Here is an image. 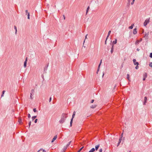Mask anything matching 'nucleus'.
I'll return each mask as SVG.
<instances>
[{
    "label": "nucleus",
    "instance_id": "48",
    "mask_svg": "<svg viewBox=\"0 0 152 152\" xmlns=\"http://www.w3.org/2000/svg\"><path fill=\"white\" fill-rule=\"evenodd\" d=\"M43 152H46V151L45 150H43L42 151Z\"/></svg>",
    "mask_w": 152,
    "mask_h": 152
},
{
    "label": "nucleus",
    "instance_id": "54",
    "mask_svg": "<svg viewBox=\"0 0 152 152\" xmlns=\"http://www.w3.org/2000/svg\"><path fill=\"white\" fill-rule=\"evenodd\" d=\"M137 51H139V49H137Z\"/></svg>",
    "mask_w": 152,
    "mask_h": 152
},
{
    "label": "nucleus",
    "instance_id": "8",
    "mask_svg": "<svg viewBox=\"0 0 152 152\" xmlns=\"http://www.w3.org/2000/svg\"><path fill=\"white\" fill-rule=\"evenodd\" d=\"M102 60H100V64L99 65V66H98V70H97V72H96V73L97 74L98 73V72L99 71V67H100V66L101 64L102 63Z\"/></svg>",
    "mask_w": 152,
    "mask_h": 152
},
{
    "label": "nucleus",
    "instance_id": "12",
    "mask_svg": "<svg viewBox=\"0 0 152 152\" xmlns=\"http://www.w3.org/2000/svg\"><path fill=\"white\" fill-rule=\"evenodd\" d=\"M137 29L136 28H135L134 30H133V34H136L137 33Z\"/></svg>",
    "mask_w": 152,
    "mask_h": 152
},
{
    "label": "nucleus",
    "instance_id": "39",
    "mask_svg": "<svg viewBox=\"0 0 152 152\" xmlns=\"http://www.w3.org/2000/svg\"><path fill=\"white\" fill-rule=\"evenodd\" d=\"M102 148H101L99 150V152H102Z\"/></svg>",
    "mask_w": 152,
    "mask_h": 152
},
{
    "label": "nucleus",
    "instance_id": "18",
    "mask_svg": "<svg viewBox=\"0 0 152 152\" xmlns=\"http://www.w3.org/2000/svg\"><path fill=\"white\" fill-rule=\"evenodd\" d=\"M95 151V149L94 148H92L88 152H94Z\"/></svg>",
    "mask_w": 152,
    "mask_h": 152
},
{
    "label": "nucleus",
    "instance_id": "28",
    "mask_svg": "<svg viewBox=\"0 0 152 152\" xmlns=\"http://www.w3.org/2000/svg\"><path fill=\"white\" fill-rule=\"evenodd\" d=\"M84 148V147H82L77 152H80V151L82 150L83 148Z\"/></svg>",
    "mask_w": 152,
    "mask_h": 152
},
{
    "label": "nucleus",
    "instance_id": "35",
    "mask_svg": "<svg viewBox=\"0 0 152 152\" xmlns=\"http://www.w3.org/2000/svg\"><path fill=\"white\" fill-rule=\"evenodd\" d=\"M135 0H133L131 2V4L132 5L133 4H134V2Z\"/></svg>",
    "mask_w": 152,
    "mask_h": 152
},
{
    "label": "nucleus",
    "instance_id": "5",
    "mask_svg": "<svg viewBox=\"0 0 152 152\" xmlns=\"http://www.w3.org/2000/svg\"><path fill=\"white\" fill-rule=\"evenodd\" d=\"M142 40V38H141L140 40H137L135 42V44L136 45H137L139 42H141Z\"/></svg>",
    "mask_w": 152,
    "mask_h": 152
},
{
    "label": "nucleus",
    "instance_id": "17",
    "mask_svg": "<svg viewBox=\"0 0 152 152\" xmlns=\"http://www.w3.org/2000/svg\"><path fill=\"white\" fill-rule=\"evenodd\" d=\"M99 147V144L95 146V150L97 151Z\"/></svg>",
    "mask_w": 152,
    "mask_h": 152
},
{
    "label": "nucleus",
    "instance_id": "47",
    "mask_svg": "<svg viewBox=\"0 0 152 152\" xmlns=\"http://www.w3.org/2000/svg\"><path fill=\"white\" fill-rule=\"evenodd\" d=\"M28 17L30 16V14L29 13H28Z\"/></svg>",
    "mask_w": 152,
    "mask_h": 152
},
{
    "label": "nucleus",
    "instance_id": "13",
    "mask_svg": "<svg viewBox=\"0 0 152 152\" xmlns=\"http://www.w3.org/2000/svg\"><path fill=\"white\" fill-rule=\"evenodd\" d=\"M121 140H122V139H121V138H120L119 140V141H118V143L117 144V146H118L120 144V143L121 141Z\"/></svg>",
    "mask_w": 152,
    "mask_h": 152
},
{
    "label": "nucleus",
    "instance_id": "16",
    "mask_svg": "<svg viewBox=\"0 0 152 152\" xmlns=\"http://www.w3.org/2000/svg\"><path fill=\"white\" fill-rule=\"evenodd\" d=\"M117 39H115V41H113L112 45H114V44H116L117 43Z\"/></svg>",
    "mask_w": 152,
    "mask_h": 152
},
{
    "label": "nucleus",
    "instance_id": "11",
    "mask_svg": "<svg viewBox=\"0 0 152 152\" xmlns=\"http://www.w3.org/2000/svg\"><path fill=\"white\" fill-rule=\"evenodd\" d=\"M57 138V135L55 136L54 137H53V139L51 141V142H53Z\"/></svg>",
    "mask_w": 152,
    "mask_h": 152
},
{
    "label": "nucleus",
    "instance_id": "22",
    "mask_svg": "<svg viewBox=\"0 0 152 152\" xmlns=\"http://www.w3.org/2000/svg\"><path fill=\"white\" fill-rule=\"evenodd\" d=\"M75 111H74L73 113L72 116V119H73V118L74 117V116H75Z\"/></svg>",
    "mask_w": 152,
    "mask_h": 152
},
{
    "label": "nucleus",
    "instance_id": "40",
    "mask_svg": "<svg viewBox=\"0 0 152 152\" xmlns=\"http://www.w3.org/2000/svg\"><path fill=\"white\" fill-rule=\"evenodd\" d=\"M137 66L135 67V69H138V68H139V66H138V65H136Z\"/></svg>",
    "mask_w": 152,
    "mask_h": 152
},
{
    "label": "nucleus",
    "instance_id": "6",
    "mask_svg": "<svg viewBox=\"0 0 152 152\" xmlns=\"http://www.w3.org/2000/svg\"><path fill=\"white\" fill-rule=\"evenodd\" d=\"M27 57H26V60L24 62V67H26V64L27 61Z\"/></svg>",
    "mask_w": 152,
    "mask_h": 152
},
{
    "label": "nucleus",
    "instance_id": "41",
    "mask_svg": "<svg viewBox=\"0 0 152 152\" xmlns=\"http://www.w3.org/2000/svg\"><path fill=\"white\" fill-rule=\"evenodd\" d=\"M51 99H52V98L51 97H50V99H49V102H50L51 101Z\"/></svg>",
    "mask_w": 152,
    "mask_h": 152
},
{
    "label": "nucleus",
    "instance_id": "43",
    "mask_svg": "<svg viewBox=\"0 0 152 152\" xmlns=\"http://www.w3.org/2000/svg\"><path fill=\"white\" fill-rule=\"evenodd\" d=\"M72 121H73V119H72V118L71 119V121H70V123L72 124Z\"/></svg>",
    "mask_w": 152,
    "mask_h": 152
},
{
    "label": "nucleus",
    "instance_id": "45",
    "mask_svg": "<svg viewBox=\"0 0 152 152\" xmlns=\"http://www.w3.org/2000/svg\"><path fill=\"white\" fill-rule=\"evenodd\" d=\"M26 14H28V10H26Z\"/></svg>",
    "mask_w": 152,
    "mask_h": 152
},
{
    "label": "nucleus",
    "instance_id": "33",
    "mask_svg": "<svg viewBox=\"0 0 152 152\" xmlns=\"http://www.w3.org/2000/svg\"><path fill=\"white\" fill-rule=\"evenodd\" d=\"M149 65L150 67H152V62H150L149 63Z\"/></svg>",
    "mask_w": 152,
    "mask_h": 152
},
{
    "label": "nucleus",
    "instance_id": "25",
    "mask_svg": "<svg viewBox=\"0 0 152 152\" xmlns=\"http://www.w3.org/2000/svg\"><path fill=\"white\" fill-rule=\"evenodd\" d=\"M127 78L130 81L129 79V74L127 75Z\"/></svg>",
    "mask_w": 152,
    "mask_h": 152
},
{
    "label": "nucleus",
    "instance_id": "36",
    "mask_svg": "<svg viewBox=\"0 0 152 152\" xmlns=\"http://www.w3.org/2000/svg\"><path fill=\"white\" fill-rule=\"evenodd\" d=\"M28 118H29L31 117V115L30 114H28Z\"/></svg>",
    "mask_w": 152,
    "mask_h": 152
},
{
    "label": "nucleus",
    "instance_id": "2",
    "mask_svg": "<svg viewBox=\"0 0 152 152\" xmlns=\"http://www.w3.org/2000/svg\"><path fill=\"white\" fill-rule=\"evenodd\" d=\"M150 19V18H147L146 20H145V22L144 23V26H146L147 24L149 23Z\"/></svg>",
    "mask_w": 152,
    "mask_h": 152
},
{
    "label": "nucleus",
    "instance_id": "50",
    "mask_svg": "<svg viewBox=\"0 0 152 152\" xmlns=\"http://www.w3.org/2000/svg\"><path fill=\"white\" fill-rule=\"evenodd\" d=\"M104 73H103V74L102 76V77H103V76H104Z\"/></svg>",
    "mask_w": 152,
    "mask_h": 152
},
{
    "label": "nucleus",
    "instance_id": "49",
    "mask_svg": "<svg viewBox=\"0 0 152 152\" xmlns=\"http://www.w3.org/2000/svg\"><path fill=\"white\" fill-rule=\"evenodd\" d=\"M87 35L88 34H86V36L85 39L87 38Z\"/></svg>",
    "mask_w": 152,
    "mask_h": 152
},
{
    "label": "nucleus",
    "instance_id": "55",
    "mask_svg": "<svg viewBox=\"0 0 152 152\" xmlns=\"http://www.w3.org/2000/svg\"><path fill=\"white\" fill-rule=\"evenodd\" d=\"M85 40H84V41L83 42V44H84V43H85Z\"/></svg>",
    "mask_w": 152,
    "mask_h": 152
},
{
    "label": "nucleus",
    "instance_id": "58",
    "mask_svg": "<svg viewBox=\"0 0 152 152\" xmlns=\"http://www.w3.org/2000/svg\"><path fill=\"white\" fill-rule=\"evenodd\" d=\"M129 152H131V151H130Z\"/></svg>",
    "mask_w": 152,
    "mask_h": 152
},
{
    "label": "nucleus",
    "instance_id": "7",
    "mask_svg": "<svg viewBox=\"0 0 152 152\" xmlns=\"http://www.w3.org/2000/svg\"><path fill=\"white\" fill-rule=\"evenodd\" d=\"M147 97L145 96L144 98V102H143L144 105L146 103L147 100Z\"/></svg>",
    "mask_w": 152,
    "mask_h": 152
},
{
    "label": "nucleus",
    "instance_id": "52",
    "mask_svg": "<svg viewBox=\"0 0 152 152\" xmlns=\"http://www.w3.org/2000/svg\"><path fill=\"white\" fill-rule=\"evenodd\" d=\"M28 19H30V16L28 17Z\"/></svg>",
    "mask_w": 152,
    "mask_h": 152
},
{
    "label": "nucleus",
    "instance_id": "14",
    "mask_svg": "<svg viewBox=\"0 0 152 152\" xmlns=\"http://www.w3.org/2000/svg\"><path fill=\"white\" fill-rule=\"evenodd\" d=\"M113 49H114V46H113V45H112V47L111 48V53H113Z\"/></svg>",
    "mask_w": 152,
    "mask_h": 152
},
{
    "label": "nucleus",
    "instance_id": "53",
    "mask_svg": "<svg viewBox=\"0 0 152 152\" xmlns=\"http://www.w3.org/2000/svg\"><path fill=\"white\" fill-rule=\"evenodd\" d=\"M63 18H64V19H65V17L64 15H63Z\"/></svg>",
    "mask_w": 152,
    "mask_h": 152
},
{
    "label": "nucleus",
    "instance_id": "34",
    "mask_svg": "<svg viewBox=\"0 0 152 152\" xmlns=\"http://www.w3.org/2000/svg\"><path fill=\"white\" fill-rule=\"evenodd\" d=\"M33 110L34 112H36L37 111L36 108H34Z\"/></svg>",
    "mask_w": 152,
    "mask_h": 152
},
{
    "label": "nucleus",
    "instance_id": "30",
    "mask_svg": "<svg viewBox=\"0 0 152 152\" xmlns=\"http://www.w3.org/2000/svg\"><path fill=\"white\" fill-rule=\"evenodd\" d=\"M5 92V91H3L2 92V94L1 95V97H2L3 96L4 94V93Z\"/></svg>",
    "mask_w": 152,
    "mask_h": 152
},
{
    "label": "nucleus",
    "instance_id": "37",
    "mask_svg": "<svg viewBox=\"0 0 152 152\" xmlns=\"http://www.w3.org/2000/svg\"><path fill=\"white\" fill-rule=\"evenodd\" d=\"M37 119H35V121H34V123H37Z\"/></svg>",
    "mask_w": 152,
    "mask_h": 152
},
{
    "label": "nucleus",
    "instance_id": "21",
    "mask_svg": "<svg viewBox=\"0 0 152 152\" xmlns=\"http://www.w3.org/2000/svg\"><path fill=\"white\" fill-rule=\"evenodd\" d=\"M14 29L15 30V34H16L17 32V27H16V26H14Z\"/></svg>",
    "mask_w": 152,
    "mask_h": 152
},
{
    "label": "nucleus",
    "instance_id": "26",
    "mask_svg": "<svg viewBox=\"0 0 152 152\" xmlns=\"http://www.w3.org/2000/svg\"><path fill=\"white\" fill-rule=\"evenodd\" d=\"M131 0H128V4H127V6H129L130 4V2Z\"/></svg>",
    "mask_w": 152,
    "mask_h": 152
},
{
    "label": "nucleus",
    "instance_id": "29",
    "mask_svg": "<svg viewBox=\"0 0 152 152\" xmlns=\"http://www.w3.org/2000/svg\"><path fill=\"white\" fill-rule=\"evenodd\" d=\"M71 142V141H70L68 143V144H67V145H66V146L67 147H68L69 146V145H70Z\"/></svg>",
    "mask_w": 152,
    "mask_h": 152
},
{
    "label": "nucleus",
    "instance_id": "3",
    "mask_svg": "<svg viewBox=\"0 0 152 152\" xmlns=\"http://www.w3.org/2000/svg\"><path fill=\"white\" fill-rule=\"evenodd\" d=\"M147 77V73L145 72L144 73L143 75V80H145V78Z\"/></svg>",
    "mask_w": 152,
    "mask_h": 152
},
{
    "label": "nucleus",
    "instance_id": "56",
    "mask_svg": "<svg viewBox=\"0 0 152 152\" xmlns=\"http://www.w3.org/2000/svg\"><path fill=\"white\" fill-rule=\"evenodd\" d=\"M116 85H115V87H114V88H115V87H116Z\"/></svg>",
    "mask_w": 152,
    "mask_h": 152
},
{
    "label": "nucleus",
    "instance_id": "46",
    "mask_svg": "<svg viewBox=\"0 0 152 152\" xmlns=\"http://www.w3.org/2000/svg\"><path fill=\"white\" fill-rule=\"evenodd\" d=\"M107 40H106H106L105 41V44H106V43H107Z\"/></svg>",
    "mask_w": 152,
    "mask_h": 152
},
{
    "label": "nucleus",
    "instance_id": "51",
    "mask_svg": "<svg viewBox=\"0 0 152 152\" xmlns=\"http://www.w3.org/2000/svg\"><path fill=\"white\" fill-rule=\"evenodd\" d=\"M72 124L70 123V126H72Z\"/></svg>",
    "mask_w": 152,
    "mask_h": 152
},
{
    "label": "nucleus",
    "instance_id": "23",
    "mask_svg": "<svg viewBox=\"0 0 152 152\" xmlns=\"http://www.w3.org/2000/svg\"><path fill=\"white\" fill-rule=\"evenodd\" d=\"M134 24H132L131 26L129 27V28L130 29H132L133 28V26H134Z\"/></svg>",
    "mask_w": 152,
    "mask_h": 152
},
{
    "label": "nucleus",
    "instance_id": "57",
    "mask_svg": "<svg viewBox=\"0 0 152 152\" xmlns=\"http://www.w3.org/2000/svg\"><path fill=\"white\" fill-rule=\"evenodd\" d=\"M48 66H47V67H46V70H47V67H48Z\"/></svg>",
    "mask_w": 152,
    "mask_h": 152
},
{
    "label": "nucleus",
    "instance_id": "44",
    "mask_svg": "<svg viewBox=\"0 0 152 152\" xmlns=\"http://www.w3.org/2000/svg\"><path fill=\"white\" fill-rule=\"evenodd\" d=\"M94 99H92L91 100V103H93L94 102Z\"/></svg>",
    "mask_w": 152,
    "mask_h": 152
},
{
    "label": "nucleus",
    "instance_id": "27",
    "mask_svg": "<svg viewBox=\"0 0 152 152\" xmlns=\"http://www.w3.org/2000/svg\"><path fill=\"white\" fill-rule=\"evenodd\" d=\"M90 9V7L89 6H88L87 9L86 10V14H87Z\"/></svg>",
    "mask_w": 152,
    "mask_h": 152
},
{
    "label": "nucleus",
    "instance_id": "4",
    "mask_svg": "<svg viewBox=\"0 0 152 152\" xmlns=\"http://www.w3.org/2000/svg\"><path fill=\"white\" fill-rule=\"evenodd\" d=\"M133 62L135 65H139V63L138 62L136 61V60L135 59H134L133 60Z\"/></svg>",
    "mask_w": 152,
    "mask_h": 152
},
{
    "label": "nucleus",
    "instance_id": "24",
    "mask_svg": "<svg viewBox=\"0 0 152 152\" xmlns=\"http://www.w3.org/2000/svg\"><path fill=\"white\" fill-rule=\"evenodd\" d=\"M37 116H32L31 118L32 121H33L36 118H37Z\"/></svg>",
    "mask_w": 152,
    "mask_h": 152
},
{
    "label": "nucleus",
    "instance_id": "10",
    "mask_svg": "<svg viewBox=\"0 0 152 152\" xmlns=\"http://www.w3.org/2000/svg\"><path fill=\"white\" fill-rule=\"evenodd\" d=\"M18 122L20 124H22V120L21 118H18Z\"/></svg>",
    "mask_w": 152,
    "mask_h": 152
},
{
    "label": "nucleus",
    "instance_id": "42",
    "mask_svg": "<svg viewBox=\"0 0 152 152\" xmlns=\"http://www.w3.org/2000/svg\"><path fill=\"white\" fill-rule=\"evenodd\" d=\"M123 134H122L121 135V137H120V138H121V139H122V137H123Z\"/></svg>",
    "mask_w": 152,
    "mask_h": 152
},
{
    "label": "nucleus",
    "instance_id": "20",
    "mask_svg": "<svg viewBox=\"0 0 152 152\" xmlns=\"http://www.w3.org/2000/svg\"><path fill=\"white\" fill-rule=\"evenodd\" d=\"M96 106V105L94 104V105H92L91 106V108H95Z\"/></svg>",
    "mask_w": 152,
    "mask_h": 152
},
{
    "label": "nucleus",
    "instance_id": "19",
    "mask_svg": "<svg viewBox=\"0 0 152 152\" xmlns=\"http://www.w3.org/2000/svg\"><path fill=\"white\" fill-rule=\"evenodd\" d=\"M67 147H67L66 146H64L63 148V151L62 152H64L65 151Z\"/></svg>",
    "mask_w": 152,
    "mask_h": 152
},
{
    "label": "nucleus",
    "instance_id": "32",
    "mask_svg": "<svg viewBox=\"0 0 152 152\" xmlns=\"http://www.w3.org/2000/svg\"><path fill=\"white\" fill-rule=\"evenodd\" d=\"M148 34H147L146 33H145V34L144 37H148Z\"/></svg>",
    "mask_w": 152,
    "mask_h": 152
},
{
    "label": "nucleus",
    "instance_id": "9",
    "mask_svg": "<svg viewBox=\"0 0 152 152\" xmlns=\"http://www.w3.org/2000/svg\"><path fill=\"white\" fill-rule=\"evenodd\" d=\"M34 92V90H32L31 91V92L30 93V98L31 99H32V94H33Z\"/></svg>",
    "mask_w": 152,
    "mask_h": 152
},
{
    "label": "nucleus",
    "instance_id": "1",
    "mask_svg": "<svg viewBox=\"0 0 152 152\" xmlns=\"http://www.w3.org/2000/svg\"><path fill=\"white\" fill-rule=\"evenodd\" d=\"M67 117V114L63 113L61 116V118L59 121V122L61 124L63 123L65 121Z\"/></svg>",
    "mask_w": 152,
    "mask_h": 152
},
{
    "label": "nucleus",
    "instance_id": "15",
    "mask_svg": "<svg viewBox=\"0 0 152 152\" xmlns=\"http://www.w3.org/2000/svg\"><path fill=\"white\" fill-rule=\"evenodd\" d=\"M111 32V31H109L108 32L107 36L106 37V40H107V39L108 38V37H109L110 33Z\"/></svg>",
    "mask_w": 152,
    "mask_h": 152
},
{
    "label": "nucleus",
    "instance_id": "38",
    "mask_svg": "<svg viewBox=\"0 0 152 152\" xmlns=\"http://www.w3.org/2000/svg\"><path fill=\"white\" fill-rule=\"evenodd\" d=\"M150 57L151 58H152V53H150Z\"/></svg>",
    "mask_w": 152,
    "mask_h": 152
},
{
    "label": "nucleus",
    "instance_id": "31",
    "mask_svg": "<svg viewBox=\"0 0 152 152\" xmlns=\"http://www.w3.org/2000/svg\"><path fill=\"white\" fill-rule=\"evenodd\" d=\"M31 121H29L28 123V128H29V127H30V126L31 125Z\"/></svg>",
    "mask_w": 152,
    "mask_h": 152
}]
</instances>
